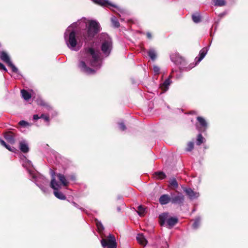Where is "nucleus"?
I'll return each mask as SVG.
<instances>
[{
	"instance_id": "nucleus-1",
	"label": "nucleus",
	"mask_w": 248,
	"mask_h": 248,
	"mask_svg": "<svg viewBox=\"0 0 248 248\" xmlns=\"http://www.w3.org/2000/svg\"><path fill=\"white\" fill-rule=\"evenodd\" d=\"M100 53L98 50L95 48L94 43L91 46H88L81 52L82 60H80L78 67L81 70L87 74H93L95 70L87 66V65L98 69L101 67V61Z\"/></svg>"
},
{
	"instance_id": "nucleus-2",
	"label": "nucleus",
	"mask_w": 248,
	"mask_h": 248,
	"mask_svg": "<svg viewBox=\"0 0 248 248\" xmlns=\"http://www.w3.org/2000/svg\"><path fill=\"white\" fill-rule=\"evenodd\" d=\"M77 23H73L69 26L66 30L64 33V39L66 44L68 47L72 50L78 51L82 46V43L79 41H77L76 38V32L74 31H71V28L73 27H76Z\"/></svg>"
},
{
	"instance_id": "nucleus-3",
	"label": "nucleus",
	"mask_w": 248,
	"mask_h": 248,
	"mask_svg": "<svg viewBox=\"0 0 248 248\" xmlns=\"http://www.w3.org/2000/svg\"><path fill=\"white\" fill-rule=\"evenodd\" d=\"M100 30V26L98 22L94 20L90 21L87 30L83 34V38L86 42L91 40L94 36Z\"/></svg>"
},
{
	"instance_id": "nucleus-4",
	"label": "nucleus",
	"mask_w": 248,
	"mask_h": 248,
	"mask_svg": "<svg viewBox=\"0 0 248 248\" xmlns=\"http://www.w3.org/2000/svg\"><path fill=\"white\" fill-rule=\"evenodd\" d=\"M101 43V50L103 54L108 56L112 48V43L111 38L106 33L102 34L99 38Z\"/></svg>"
},
{
	"instance_id": "nucleus-5",
	"label": "nucleus",
	"mask_w": 248,
	"mask_h": 248,
	"mask_svg": "<svg viewBox=\"0 0 248 248\" xmlns=\"http://www.w3.org/2000/svg\"><path fill=\"white\" fill-rule=\"evenodd\" d=\"M159 222L161 226L166 225L169 228H172L178 222V218L175 217H170L169 213H163L159 216Z\"/></svg>"
},
{
	"instance_id": "nucleus-6",
	"label": "nucleus",
	"mask_w": 248,
	"mask_h": 248,
	"mask_svg": "<svg viewBox=\"0 0 248 248\" xmlns=\"http://www.w3.org/2000/svg\"><path fill=\"white\" fill-rule=\"evenodd\" d=\"M101 243L104 248H117L115 237L111 234H109L106 239H102Z\"/></svg>"
},
{
	"instance_id": "nucleus-7",
	"label": "nucleus",
	"mask_w": 248,
	"mask_h": 248,
	"mask_svg": "<svg viewBox=\"0 0 248 248\" xmlns=\"http://www.w3.org/2000/svg\"><path fill=\"white\" fill-rule=\"evenodd\" d=\"M50 186L54 190V194L57 198L60 200L65 199L66 197L65 195L62 192L59 191V189L61 188V185L58 184L56 182V180L53 177L51 181Z\"/></svg>"
},
{
	"instance_id": "nucleus-8",
	"label": "nucleus",
	"mask_w": 248,
	"mask_h": 248,
	"mask_svg": "<svg viewBox=\"0 0 248 248\" xmlns=\"http://www.w3.org/2000/svg\"><path fill=\"white\" fill-rule=\"evenodd\" d=\"M0 59L7 63L12 68L14 72L17 73L18 72L17 68L11 62L10 57L6 52L2 51L0 53Z\"/></svg>"
},
{
	"instance_id": "nucleus-9",
	"label": "nucleus",
	"mask_w": 248,
	"mask_h": 248,
	"mask_svg": "<svg viewBox=\"0 0 248 248\" xmlns=\"http://www.w3.org/2000/svg\"><path fill=\"white\" fill-rule=\"evenodd\" d=\"M36 185L41 189V190L44 192L46 193L47 191V188L45 187L46 186H47L48 184V180H46L44 177H41L39 178H37L35 180Z\"/></svg>"
},
{
	"instance_id": "nucleus-10",
	"label": "nucleus",
	"mask_w": 248,
	"mask_h": 248,
	"mask_svg": "<svg viewBox=\"0 0 248 248\" xmlns=\"http://www.w3.org/2000/svg\"><path fill=\"white\" fill-rule=\"evenodd\" d=\"M53 177H54L55 179V177H56L59 180V182H57V181L56 182L58 184L61 185V187H62V186H66L68 185V182L65 177V176H64V175L61 173H58L55 176H54V175H52V178H53Z\"/></svg>"
},
{
	"instance_id": "nucleus-11",
	"label": "nucleus",
	"mask_w": 248,
	"mask_h": 248,
	"mask_svg": "<svg viewBox=\"0 0 248 248\" xmlns=\"http://www.w3.org/2000/svg\"><path fill=\"white\" fill-rule=\"evenodd\" d=\"M183 190L190 200H193L199 197V193L194 191L190 188H184Z\"/></svg>"
},
{
	"instance_id": "nucleus-12",
	"label": "nucleus",
	"mask_w": 248,
	"mask_h": 248,
	"mask_svg": "<svg viewBox=\"0 0 248 248\" xmlns=\"http://www.w3.org/2000/svg\"><path fill=\"white\" fill-rule=\"evenodd\" d=\"M93 0L94 3L98 4L101 6H110L111 7L116 8L119 11H120L121 13H122L121 9L117 8L114 5H113V4H111L110 3H109L108 0Z\"/></svg>"
},
{
	"instance_id": "nucleus-13",
	"label": "nucleus",
	"mask_w": 248,
	"mask_h": 248,
	"mask_svg": "<svg viewBox=\"0 0 248 248\" xmlns=\"http://www.w3.org/2000/svg\"><path fill=\"white\" fill-rule=\"evenodd\" d=\"M184 200V196L181 194L172 196V198H171V202L173 204H182L183 203Z\"/></svg>"
},
{
	"instance_id": "nucleus-14",
	"label": "nucleus",
	"mask_w": 248,
	"mask_h": 248,
	"mask_svg": "<svg viewBox=\"0 0 248 248\" xmlns=\"http://www.w3.org/2000/svg\"><path fill=\"white\" fill-rule=\"evenodd\" d=\"M171 202V198L168 194H163L159 199V202L161 205H165Z\"/></svg>"
},
{
	"instance_id": "nucleus-15",
	"label": "nucleus",
	"mask_w": 248,
	"mask_h": 248,
	"mask_svg": "<svg viewBox=\"0 0 248 248\" xmlns=\"http://www.w3.org/2000/svg\"><path fill=\"white\" fill-rule=\"evenodd\" d=\"M197 119L199 123H200V124L201 126V128L198 129V130L199 131H204L207 126V124L206 121L203 118L200 116L198 117Z\"/></svg>"
},
{
	"instance_id": "nucleus-16",
	"label": "nucleus",
	"mask_w": 248,
	"mask_h": 248,
	"mask_svg": "<svg viewBox=\"0 0 248 248\" xmlns=\"http://www.w3.org/2000/svg\"><path fill=\"white\" fill-rule=\"evenodd\" d=\"M4 138L7 142L11 144L15 143L14 134L12 132H7L4 134Z\"/></svg>"
},
{
	"instance_id": "nucleus-17",
	"label": "nucleus",
	"mask_w": 248,
	"mask_h": 248,
	"mask_svg": "<svg viewBox=\"0 0 248 248\" xmlns=\"http://www.w3.org/2000/svg\"><path fill=\"white\" fill-rule=\"evenodd\" d=\"M138 242L141 245L145 246L147 244V241L142 234H138L136 237Z\"/></svg>"
},
{
	"instance_id": "nucleus-18",
	"label": "nucleus",
	"mask_w": 248,
	"mask_h": 248,
	"mask_svg": "<svg viewBox=\"0 0 248 248\" xmlns=\"http://www.w3.org/2000/svg\"><path fill=\"white\" fill-rule=\"evenodd\" d=\"M207 52V49L206 47L203 48L199 53V57H196L195 60L198 62H200L205 57Z\"/></svg>"
},
{
	"instance_id": "nucleus-19",
	"label": "nucleus",
	"mask_w": 248,
	"mask_h": 248,
	"mask_svg": "<svg viewBox=\"0 0 248 248\" xmlns=\"http://www.w3.org/2000/svg\"><path fill=\"white\" fill-rule=\"evenodd\" d=\"M170 83L171 81L170 78H168V79H166L162 84L160 85V87L162 90H163L164 92H165L168 89L169 86H170Z\"/></svg>"
},
{
	"instance_id": "nucleus-20",
	"label": "nucleus",
	"mask_w": 248,
	"mask_h": 248,
	"mask_svg": "<svg viewBox=\"0 0 248 248\" xmlns=\"http://www.w3.org/2000/svg\"><path fill=\"white\" fill-rule=\"evenodd\" d=\"M19 145L20 149L22 152L27 153L29 151V148L28 145L25 141H21L19 143Z\"/></svg>"
},
{
	"instance_id": "nucleus-21",
	"label": "nucleus",
	"mask_w": 248,
	"mask_h": 248,
	"mask_svg": "<svg viewBox=\"0 0 248 248\" xmlns=\"http://www.w3.org/2000/svg\"><path fill=\"white\" fill-rule=\"evenodd\" d=\"M171 60L172 61H173L177 65H181L183 64V63L185 62L184 59L179 56H178L176 58V59H174V58L173 56H171Z\"/></svg>"
},
{
	"instance_id": "nucleus-22",
	"label": "nucleus",
	"mask_w": 248,
	"mask_h": 248,
	"mask_svg": "<svg viewBox=\"0 0 248 248\" xmlns=\"http://www.w3.org/2000/svg\"><path fill=\"white\" fill-rule=\"evenodd\" d=\"M21 93L22 97L26 100H28L31 98V94L25 90H22Z\"/></svg>"
},
{
	"instance_id": "nucleus-23",
	"label": "nucleus",
	"mask_w": 248,
	"mask_h": 248,
	"mask_svg": "<svg viewBox=\"0 0 248 248\" xmlns=\"http://www.w3.org/2000/svg\"><path fill=\"white\" fill-rule=\"evenodd\" d=\"M154 177L157 179H163L165 178L166 175L162 171H157L154 173Z\"/></svg>"
},
{
	"instance_id": "nucleus-24",
	"label": "nucleus",
	"mask_w": 248,
	"mask_h": 248,
	"mask_svg": "<svg viewBox=\"0 0 248 248\" xmlns=\"http://www.w3.org/2000/svg\"><path fill=\"white\" fill-rule=\"evenodd\" d=\"M149 56L152 60H155L156 58V53L155 49L152 48L150 49L148 52Z\"/></svg>"
},
{
	"instance_id": "nucleus-25",
	"label": "nucleus",
	"mask_w": 248,
	"mask_h": 248,
	"mask_svg": "<svg viewBox=\"0 0 248 248\" xmlns=\"http://www.w3.org/2000/svg\"><path fill=\"white\" fill-rule=\"evenodd\" d=\"M95 221L96 226L97 227V230H98L99 232L101 233L104 229L102 224L101 223V222L98 221L97 219H95Z\"/></svg>"
},
{
	"instance_id": "nucleus-26",
	"label": "nucleus",
	"mask_w": 248,
	"mask_h": 248,
	"mask_svg": "<svg viewBox=\"0 0 248 248\" xmlns=\"http://www.w3.org/2000/svg\"><path fill=\"white\" fill-rule=\"evenodd\" d=\"M146 209L142 205H140L138 207L137 213L140 216H143L145 213Z\"/></svg>"
},
{
	"instance_id": "nucleus-27",
	"label": "nucleus",
	"mask_w": 248,
	"mask_h": 248,
	"mask_svg": "<svg viewBox=\"0 0 248 248\" xmlns=\"http://www.w3.org/2000/svg\"><path fill=\"white\" fill-rule=\"evenodd\" d=\"M214 5L217 6H222L225 5V1L224 0H213Z\"/></svg>"
},
{
	"instance_id": "nucleus-28",
	"label": "nucleus",
	"mask_w": 248,
	"mask_h": 248,
	"mask_svg": "<svg viewBox=\"0 0 248 248\" xmlns=\"http://www.w3.org/2000/svg\"><path fill=\"white\" fill-rule=\"evenodd\" d=\"M192 20L195 23H198L201 21V16L198 14H195L192 15Z\"/></svg>"
},
{
	"instance_id": "nucleus-29",
	"label": "nucleus",
	"mask_w": 248,
	"mask_h": 248,
	"mask_svg": "<svg viewBox=\"0 0 248 248\" xmlns=\"http://www.w3.org/2000/svg\"><path fill=\"white\" fill-rule=\"evenodd\" d=\"M111 20V22L113 24V25L115 27L118 28L120 26V23L118 22V21L116 17H115V16L112 17Z\"/></svg>"
},
{
	"instance_id": "nucleus-30",
	"label": "nucleus",
	"mask_w": 248,
	"mask_h": 248,
	"mask_svg": "<svg viewBox=\"0 0 248 248\" xmlns=\"http://www.w3.org/2000/svg\"><path fill=\"white\" fill-rule=\"evenodd\" d=\"M204 139L202 136L201 134H199L198 136L197 139V144L198 145H201L202 143L203 142Z\"/></svg>"
},
{
	"instance_id": "nucleus-31",
	"label": "nucleus",
	"mask_w": 248,
	"mask_h": 248,
	"mask_svg": "<svg viewBox=\"0 0 248 248\" xmlns=\"http://www.w3.org/2000/svg\"><path fill=\"white\" fill-rule=\"evenodd\" d=\"M200 217L196 218L195 219V220H194V223L192 225L193 228L194 229H197L200 225Z\"/></svg>"
},
{
	"instance_id": "nucleus-32",
	"label": "nucleus",
	"mask_w": 248,
	"mask_h": 248,
	"mask_svg": "<svg viewBox=\"0 0 248 248\" xmlns=\"http://www.w3.org/2000/svg\"><path fill=\"white\" fill-rule=\"evenodd\" d=\"M170 184L171 186H173L174 188H177L178 186V184L175 179L173 178L170 181Z\"/></svg>"
},
{
	"instance_id": "nucleus-33",
	"label": "nucleus",
	"mask_w": 248,
	"mask_h": 248,
	"mask_svg": "<svg viewBox=\"0 0 248 248\" xmlns=\"http://www.w3.org/2000/svg\"><path fill=\"white\" fill-rule=\"evenodd\" d=\"M194 147V144L192 142H189L187 144V147L186 149L187 151H191Z\"/></svg>"
},
{
	"instance_id": "nucleus-34",
	"label": "nucleus",
	"mask_w": 248,
	"mask_h": 248,
	"mask_svg": "<svg viewBox=\"0 0 248 248\" xmlns=\"http://www.w3.org/2000/svg\"><path fill=\"white\" fill-rule=\"evenodd\" d=\"M154 72L155 74H158L160 72V68L158 66L155 65L153 68Z\"/></svg>"
},
{
	"instance_id": "nucleus-35",
	"label": "nucleus",
	"mask_w": 248,
	"mask_h": 248,
	"mask_svg": "<svg viewBox=\"0 0 248 248\" xmlns=\"http://www.w3.org/2000/svg\"><path fill=\"white\" fill-rule=\"evenodd\" d=\"M19 124L20 125L23 126H26L29 125V123L24 120L20 121L19 122Z\"/></svg>"
},
{
	"instance_id": "nucleus-36",
	"label": "nucleus",
	"mask_w": 248,
	"mask_h": 248,
	"mask_svg": "<svg viewBox=\"0 0 248 248\" xmlns=\"http://www.w3.org/2000/svg\"><path fill=\"white\" fill-rule=\"evenodd\" d=\"M119 128L121 130L124 131L126 129V126L123 123H119Z\"/></svg>"
},
{
	"instance_id": "nucleus-37",
	"label": "nucleus",
	"mask_w": 248,
	"mask_h": 248,
	"mask_svg": "<svg viewBox=\"0 0 248 248\" xmlns=\"http://www.w3.org/2000/svg\"><path fill=\"white\" fill-rule=\"evenodd\" d=\"M71 203L73 205V206H74L76 208H77L78 209H79L81 211H85V210L83 208L79 207V205L77 203H76L75 202H72Z\"/></svg>"
},
{
	"instance_id": "nucleus-38",
	"label": "nucleus",
	"mask_w": 248,
	"mask_h": 248,
	"mask_svg": "<svg viewBox=\"0 0 248 248\" xmlns=\"http://www.w3.org/2000/svg\"><path fill=\"white\" fill-rule=\"evenodd\" d=\"M40 118L44 119L46 122H48L49 121V117L45 114H42L40 116Z\"/></svg>"
},
{
	"instance_id": "nucleus-39",
	"label": "nucleus",
	"mask_w": 248,
	"mask_h": 248,
	"mask_svg": "<svg viewBox=\"0 0 248 248\" xmlns=\"http://www.w3.org/2000/svg\"><path fill=\"white\" fill-rule=\"evenodd\" d=\"M5 147L6 148H7L8 150L12 151V152H14V150H15V149L14 147L12 148L9 145H7V144L6 145V146Z\"/></svg>"
},
{
	"instance_id": "nucleus-40",
	"label": "nucleus",
	"mask_w": 248,
	"mask_h": 248,
	"mask_svg": "<svg viewBox=\"0 0 248 248\" xmlns=\"http://www.w3.org/2000/svg\"><path fill=\"white\" fill-rule=\"evenodd\" d=\"M0 69L3 70L5 72L7 71V69H6L5 66L1 62H0Z\"/></svg>"
},
{
	"instance_id": "nucleus-41",
	"label": "nucleus",
	"mask_w": 248,
	"mask_h": 248,
	"mask_svg": "<svg viewBox=\"0 0 248 248\" xmlns=\"http://www.w3.org/2000/svg\"><path fill=\"white\" fill-rule=\"evenodd\" d=\"M0 143L1 145H2L4 147H5L7 145V144L5 143V142L3 140H1V139H0Z\"/></svg>"
},
{
	"instance_id": "nucleus-42",
	"label": "nucleus",
	"mask_w": 248,
	"mask_h": 248,
	"mask_svg": "<svg viewBox=\"0 0 248 248\" xmlns=\"http://www.w3.org/2000/svg\"><path fill=\"white\" fill-rule=\"evenodd\" d=\"M33 118L34 120H37L40 118V117H39L38 115H34Z\"/></svg>"
},
{
	"instance_id": "nucleus-43",
	"label": "nucleus",
	"mask_w": 248,
	"mask_h": 248,
	"mask_svg": "<svg viewBox=\"0 0 248 248\" xmlns=\"http://www.w3.org/2000/svg\"><path fill=\"white\" fill-rule=\"evenodd\" d=\"M38 104L40 105H43V106L45 105V103L43 102L42 100H40V101H38Z\"/></svg>"
},
{
	"instance_id": "nucleus-44",
	"label": "nucleus",
	"mask_w": 248,
	"mask_h": 248,
	"mask_svg": "<svg viewBox=\"0 0 248 248\" xmlns=\"http://www.w3.org/2000/svg\"><path fill=\"white\" fill-rule=\"evenodd\" d=\"M147 36L149 39H151L152 38V35L150 33L148 32L147 33Z\"/></svg>"
},
{
	"instance_id": "nucleus-45",
	"label": "nucleus",
	"mask_w": 248,
	"mask_h": 248,
	"mask_svg": "<svg viewBox=\"0 0 248 248\" xmlns=\"http://www.w3.org/2000/svg\"><path fill=\"white\" fill-rule=\"evenodd\" d=\"M28 163L29 165H30L31 164V162L30 161H29V160L28 161Z\"/></svg>"
},
{
	"instance_id": "nucleus-46",
	"label": "nucleus",
	"mask_w": 248,
	"mask_h": 248,
	"mask_svg": "<svg viewBox=\"0 0 248 248\" xmlns=\"http://www.w3.org/2000/svg\"><path fill=\"white\" fill-rule=\"evenodd\" d=\"M71 179H72V180H74V178L73 177H72Z\"/></svg>"
}]
</instances>
